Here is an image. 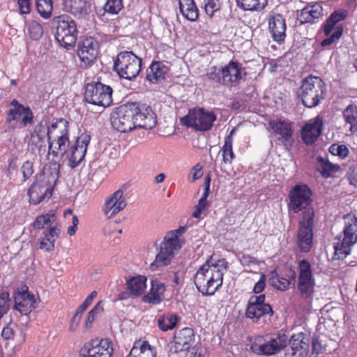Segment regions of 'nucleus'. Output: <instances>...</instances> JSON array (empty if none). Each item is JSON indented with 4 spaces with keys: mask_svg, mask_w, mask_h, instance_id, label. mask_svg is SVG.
Segmentation results:
<instances>
[{
    "mask_svg": "<svg viewBox=\"0 0 357 357\" xmlns=\"http://www.w3.org/2000/svg\"><path fill=\"white\" fill-rule=\"evenodd\" d=\"M343 117L347 123L350 125V131L357 132V106L348 105L343 111Z\"/></svg>",
    "mask_w": 357,
    "mask_h": 357,
    "instance_id": "nucleus-43",
    "label": "nucleus"
},
{
    "mask_svg": "<svg viewBox=\"0 0 357 357\" xmlns=\"http://www.w3.org/2000/svg\"><path fill=\"white\" fill-rule=\"evenodd\" d=\"M207 79L218 85L227 86V79L225 76L223 67L218 68L215 66L210 67L206 72Z\"/></svg>",
    "mask_w": 357,
    "mask_h": 357,
    "instance_id": "nucleus-41",
    "label": "nucleus"
},
{
    "mask_svg": "<svg viewBox=\"0 0 357 357\" xmlns=\"http://www.w3.org/2000/svg\"><path fill=\"white\" fill-rule=\"evenodd\" d=\"M344 237L339 238L334 243V255L337 259H344L351 251V247L357 243V218L355 215L344 216Z\"/></svg>",
    "mask_w": 357,
    "mask_h": 357,
    "instance_id": "nucleus-6",
    "label": "nucleus"
},
{
    "mask_svg": "<svg viewBox=\"0 0 357 357\" xmlns=\"http://www.w3.org/2000/svg\"><path fill=\"white\" fill-rule=\"evenodd\" d=\"M36 6L42 17L48 19L51 17L53 10L52 0H36Z\"/></svg>",
    "mask_w": 357,
    "mask_h": 357,
    "instance_id": "nucleus-48",
    "label": "nucleus"
},
{
    "mask_svg": "<svg viewBox=\"0 0 357 357\" xmlns=\"http://www.w3.org/2000/svg\"><path fill=\"white\" fill-rule=\"evenodd\" d=\"M50 126L51 125L47 126L46 123L40 122L34 127L33 132L31 133V136L45 139L46 135H47L48 128H50Z\"/></svg>",
    "mask_w": 357,
    "mask_h": 357,
    "instance_id": "nucleus-54",
    "label": "nucleus"
},
{
    "mask_svg": "<svg viewBox=\"0 0 357 357\" xmlns=\"http://www.w3.org/2000/svg\"><path fill=\"white\" fill-rule=\"evenodd\" d=\"M17 6L19 11L22 15L29 14L31 11L30 0H18Z\"/></svg>",
    "mask_w": 357,
    "mask_h": 357,
    "instance_id": "nucleus-60",
    "label": "nucleus"
},
{
    "mask_svg": "<svg viewBox=\"0 0 357 357\" xmlns=\"http://www.w3.org/2000/svg\"><path fill=\"white\" fill-rule=\"evenodd\" d=\"M97 296V292L93 291L84 301V302L77 307V310L79 313L83 314L86 308L92 303L93 299Z\"/></svg>",
    "mask_w": 357,
    "mask_h": 357,
    "instance_id": "nucleus-57",
    "label": "nucleus"
},
{
    "mask_svg": "<svg viewBox=\"0 0 357 357\" xmlns=\"http://www.w3.org/2000/svg\"><path fill=\"white\" fill-rule=\"evenodd\" d=\"M178 7L181 14L188 20L194 22L198 18V9L194 0H179Z\"/></svg>",
    "mask_w": 357,
    "mask_h": 357,
    "instance_id": "nucleus-38",
    "label": "nucleus"
},
{
    "mask_svg": "<svg viewBox=\"0 0 357 357\" xmlns=\"http://www.w3.org/2000/svg\"><path fill=\"white\" fill-rule=\"evenodd\" d=\"M147 278L144 275H137L126 280V286L130 294L133 296H142L146 288Z\"/></svg>",
    "mask_w": 357,
    "mask_h": 357,
    "instance_id": "nucleus-35",
    "label": "nucleus"
},
{
    "mask_svg": "<svg viewBox=\"0 0 357 357\" xmlns=\"http://www.w3.org/2000/svg\"><path fill=\"white\" fill-rule=\"evenodd\" d=\"M166 287L158 279L152 280L149 292L142 296V301L153 305L160 304L165 298Z\"/></svg>",
    "mask_w": 357,
    "mask_h": 357,
    "instance_id": "nucleus-30",
    "label": "nucleus"
},
{
    "mask_svg": "<svg viewBox=\"0 0 357 357\" xmlns=\"http://www.w3.org/2000/svg\"><path fill=\"white\" fill-rule=\"evenodd\" d=\"M223 68L228 87L236 86L246 75L245 68L236 61H230Z\"/></svg>",
    "mask_w": 357,
    "mask_h": 357,
    "instance_id": "nucleus-25",
    "label": "nucleus"
},
{
    "mask_svg": "<svg viewBox=\"0 0 357 357\" xmlns=\"http://www.w3.org/2000/svg\"><path fill=\"white\" fill-rule=\"evenodd\" d=\"M314 219H299L297 234V245L301 252H308L313 245Z\"/></svg>",
    "mask_w": 357,
    "mask_h": 357,
    "instance_id": "nucleus-20",
    "label": "nucleus"
},
{
    "mask_svg": "<svg viewBox=\"0 0 357 357\" xmlns=\"http://www.w3.org/2000/svg\"><path fill=\"white\" fill-rule=\"evenodd\" d=\"M123 8V0H107L104 5L105 12L113 15L118 14Z\"/></svg>",
    "mask_w": 357,
    "mask_h": 357,
    "instance_id": "nucleus-51",
    "label": "nucleus"
},
{
    "mask_svg": "<svg viewBox=\"0 0 357 357\" xmlns=\"http://www.w3.org/2000/svg\"><path fill=\"white\" fill-rule=\"evenodd\" d=\"M179 317L176 314L167 313L160 315L158 319V326L162 331H168L176 327Z\"/></svg>",
    "mask_w": 357,
    "mask_h": 357,
    "instance_id": "nucleus-40",
    "label": "nucleus"
},
{
    "mask_svg": "<svg viewBox=\"0 0 357 357\" xmlns=\"http://www.w3.org/2000/svg\"><path fill=\"white\" fill-rule=\"evenodd\" d=\"M15 309L22 314L28 315L36 307V300L33 294L29 292L28 287L24 286L15 296Z\"/></svg>",
    "mask_w": 357,
    "mask_h": 357,
    "instance_id": "nucleus-22",
    "label": "nucleus"
},
{
    "mask_svg": "<svg viewBox=\"0 0 357 357\" xmlns=\"http://www.w3.org/2000/svg\"><path fill=\"white\" fill-rule=\"evenodd\" d=\"M61 226L56 224L44 230L40 239V249L47 252H52L54 250L56 240L59 238Z\"/></svg>",
    "mask_w": 357,
    "mask_h": 357,
    "instance_id": "nucleus-31",
    "label": "nucleus"
},
{
    "mask_svg": "<svg viewBox=\"0 0 357 357\" xmlns=\"http://www.w3.org/2000/svg\"><path fill=\"white\" fill-rule=\"evenodd\" d=\"M113 354V343L105 338L86 342L80 349L79 357H112Z\"/></svg>",
    "mask_w": 357,
    "mask_h": 357,
    "instance_id": "nucleus-15",
    "label": "nucleus"
},
{
    "mask_svg": "<svg viewBox=\"0 0 357 357\" xmlns=\"http://www.w3.org/2000/svg\"><path fill=\"white\" fill-rule=\"evenodd\" d=\"M298 290L302 299L312 301L314 293L315 281L312 275V266L306 259L298 263Z\"/></svg>",
    "mask_w": 357,
    "mask_h": 357,
    "instance_id": "nucleus-14",
    "label": "nucleus"
},
{
    "mask_svg": "<svg viewBox=\"0 0 357 357\" xmlns=\"http://www.w3.org/2000/svg\"><path fill=\"white\" fill-rule=\"evenodd\" d=\"M65 6L69 13L74 16H82L88 12L89 6L84 0H66Z\"/></svg>",
    "mask_w": 357,
    "mask_h": 357,
    "instance_id": "nucleus-39",
    "label": "nucleus"
},
{
    "mask_svg": "<svg viewBox=\"0 0 357 357\" xmlns=\"http://www.w3.org/2000/svg\"><path fill=\"white\" fill-rule=\"evenodd\" d=\"M238 6L243 10L261 11L268 3L267 0H236Z\"/></svg>",
    "mask_w": 357,
    "mask_h": 357,
    "instance_id": "nucleus-42",
    "label": "nucleus"
},
{
    "mask_svg": "<svg viewBox=\"0 0 357 357\" xmlns=\"http://www.w3.org/2000/svg\"><path fill=\"white\" fill-rule=\"evenodd\" d=\"M142 59L132 52H120L114 63L115 72L122 78L131 80L139 73Z\"/></svg>",
    "mask_w": 357,
    "mask_h": 357,
    "instance_id": "nucleus-9",
    "label": "nucleus"
},
{
    "mask_svg": "<svg viewBox=\"0 0 357 357\" xmlns=\"http://www.w3.org/2000/svg\"><path fill=\"white\" fill-rule=\"evenodd\" d=\"M203 176L202 167L199 163L195 165L192 169L189 174L190 182H195Z\"/></svg>",
    "mask_w": 357,
    "mask_h": 357,
    "instance_id": "nucleus-58",
    "label": "nucleus"
},
{
    "mask_svg": "<svg viewBox=\"0 0 357 357\" xmlns=\"http://www.w3.org/2000/svg\"><path fill=\"white\" fill-rule=\"evenodd\" d=\"M312 192L306 184L295 185L289 191V202L287 204L289 211L294 213L301 212L300 219L311 220L314 218V211L312 207Z\"/></svg>",
    "mask_w": 357,
    "mask_h": 357,
    "instance_id": "nucleus-3",
    "label": "nucleus"
},
{
    "mask_svg": "<svg viewBox=\"0 0 357 357\" xmlns=\"http://www.w3.org/2000/svg\"><path fill=\"white\" fill-rule=\"evenodd\" d=\"M104 308L102 305V301L98 302L95 306L88 312L84 323V329L85 332H88L92 327L93 323L98 314L102 312Z\"/></svg>",
    "mask_w": 357,
    "mask_h": 357,
    "instance_id": "nucleus-46",
    "label": "nucleus"
},
{
    "mask_svg": "<svg viewBox=\"0 0 357 357\" xmlns=\"http://www.w3.org/2000/svg\"><path fill=\"white\" fill-rule=\"evenodd\" d=\"M52 23L56 28L55 39L66 48L74 46L77 38V25L68 15L54 17Z\"/></svg>",
    "mask_w": 357,
    "mask_h": 357,
    "instance_id": "nucleus-7",
    "label": "nucleus"
},
{
    "mask_svg": "<svg viewBox=\"0 0 357 357\" xmlns=\"http://www.w3.org/2000/svg\"><path fill=\"white\" fill-rule=\"evenodd\" d=\"M56 213L55 211L50 210L47 213L38 215L33 222V228L36 229H42L45 227H53L56 223Z\"/></svg>",
    "mask_w": 357,
    "mask_h": 357,
    "instance_id": "nucleus-37",
    "label": "nucleus"
},
{
    "mask_svg": "<svg viewBox=\"0 0 357 357\" xmlns=\"http://www.w3.org/2000/svg\"><path fill=\"white\" fill-rule=\"evenodd\" d=\"M329 151L334 155L339 156L341 159L347 158L349 153V150L344 144H332L329 148Z\"/></svg>",
    "mask_w": 357,
    "mask_h": 357,
    "instance_id": "nucleus-53",
    "label": "nucleus"
},
{
    "mask_svg": "<svg viewBox=\"0 0 357 357\" xmlns=\"http://www.w3.org/2000/svg\"><path fill=\"white\" fill-rule=\"evenodd\" d=\"M189 352V356L187 357H201L202 356V349L197 345L192 346L190 351H186Z\"/></svg>",
    "mask_w": 357,
    "mask_h": 357,
    "instance_id": "nucleus-63",
    "label": "nucleus"
},
{
    "mask_svg": "<svg viewBox=\"0 0 357 357\" xmlns=\"http://www.w3.org/2000/svg\"><path fill=\"white\" fill-rule=\"evenodd\" d=\"M326 84L317 76L309 75L302 79L298 91L302 104L308 108L318 106L325 98Z\"/></svg>",
    "mask_w": 357,
    "mask_h": 357,
    "instance_id": "nucleus-4",
    "label": "nucleus"
},
{
    "mask_svg": "<svg viewBox=\"0 0 357 357\" xmlns=\"http://www.w3.org/2000/svg\"><path fill=\"white\" fill-rule=\"evenodd\" d=\"M45 139L40 137H33L30 135L29 141L28 142V149L35 155H40L41 151H45Z\"/></svg>",
    "mask_w": 357,
    "mask_h": 357,
    "instance_id": "nucleus-50",
    "label": "nucleus"
},
{
    "mask_svg": "<svg viewBox=\"0 0 357 357\" xmlns=\"http://www.w3.org/2000/svg\"><path fill=\"white\" fill-rule=\"evenodd\" d=\"M139 111L137 102H128L121 105L112 117V127L121 132H128L136 128L135 114Z\"/></svg>",
    "mask_w": 357,
    "mask_h": 357,
    "instance_id": "nucleus-10",
    "label": "nucleus"
},
{
    "mask_svg": "<svg viewBox=\"0 0 357 357\" xmlns=\"http://www.w3.org/2000/svg\"><path fill=\"white\" fill-rule=\"evenodd\" d=\"M127 357H156V351L148 341L139 340L135 342Z\"/></svg>",
    "mask_w": 357,
    "mask_h": 357,
    "instance_id": "nucleus-32",
    "label": "nucleus"
},
{
    "mask_svg": "<svg viewBox=\"0 0 357 357\" xmlns=\"http://www.w3.org/2000/svg\"><path fill=\"white\" fill-rule=\"evenodd\" d=\"M324 15V10L319 3H308L297 15V20L301 24L315 23Z\"/></svg>",
    "mask_w": 357,
    "mask_h": 357,
    "instance_id": "nucleus-29",
    "label": "nucleus"
},
{
    "mask_svg": "<svg viewBox=\"0 0 357 357\" xmlns=\"http://www.w3.org/2000/svg\"><path fill=\"white\" fill-rule=\"evenodd\" d=\"M268 31L273 41L278 44L284 43L286 37L287 25L284 17L280 14L269 15Z\"/></svg>",
    "mask_w": 357,
    "mask_h": 357,
    "instance_id": "nucleus-23",
    "label": "nucleus"
},
{
    "mask_svg": "<svg viewBox=\"0 0 357 357\" xmlns=\"http://www.w3.org/2000/svg\"><path fill=\"white\" fill-rule=\"evenodd\" d=\"M220 0H204V9L206 13L212 17L215 12L220 9Z\"/></svg>",
    "mask_w": 357,
    "mask_h": 357,
    "instance_id": "nucleus-55",
    "label": "nucleus"
},
{
    "mask_svg": "<svg viewBox=\"0 0 357 357\" xmlns=\"http://www.w3.org/2000/svg\"><path fill=\"white\" fill-rule=\"evenodd\" d=\"M343 32V27L337 28L335 31H332L330 35H325L327 36L321 42L322 47L331 45L336 40H339L342 36Z\"/></svg>",
    "mask_w": 357,
    "mask_h": 357,
    "instance_id": "nucleus-52",
    "label": "nucleus"
},
{
    "mask_svg": "<svg viewBox=\"0 0 357 357\" xmlns=\"http://www.w3.org/2000/svg\"><path fill=\"white\" fill-rule=\"evenodd\" d=\"M184 227L169 232L160 244V251L156 255L154 261L150 264V268L155 271L160 267L170 264L172 259L181 248L179 236L183 234Z\"/></svg>",
    "mask_w": 357,
    "mask_h": 357,
    "instance_id": "nucleus-5",
    "label": "nucleus"
},
{
    "mask_svg": "<svg viewBox=\"0 0 357 357\" xmlns=\"http://www.w3.org/2000/svg\"><path fill=\"white\" fill-rule=\"evenodd\" d=\"M6 116L8 126L12 129H22L33 123V113L28 106L20 104L14 99Z\"/></svg>",
    "mask_w": 357,
    "mask_h": 357,
    "instance_id": "nucleus-13",
    "label": "nucleus"
},
{
    "mask_svg": "<svg viewBox=\"0 0 357 357\" xmlns=\"http://www.w3.org/2000/svg\"><path fill=\"white\" fill-rule=\"evenodd\" d=\"M222 162L225 164H231L235 158L233 151V139L230 136L225 137L224 144L221 148Z\"/></svg>",
    "mask_w": 357,
    "mask_h": 357,
    "instance_id": "nucleus-45",
    "label": "nucleus"
},
{
    "mask_svg": "<svg viewBox=\"0 0 357 357\" xmlns=\"http://www.w3.org/2000/svg\"><path fill=\"white\" fill-rule=\"evenodd\" d=\"M123 196V190H118L106 199L102 208V211L105 215L111 218L119 213L126 206L127 203Z\"/></svg>",
    "mask_w": 357,
    "mask_h": 357,
    "instance_id": "nucleus-27",
    "label": "nucleus"
},
{
    "mask_svg": "<svg viewBox=\"0 0 357 357\" xmlns=\"http://www.w3.org/2000/svg\"><path fill=\"white\" fill-rule=\"evenodd\" d=\"M169 68L161 61H153L148 70L146 78L151 83H157L165 79Z\"/></svg>",
    "mask_w": 357,
    "mask_h": 357,
    "instance_id": "nucleus-33",
    "label": "nucleus"
},
{
    "mask_svg": "<svg viewBox=\"0 0 357 357\" xmlns=\"http://www.w3.org/2000/svg\"><path fill=\"white\" fill-rule=\"evenodd\" d=\"M1 336L4 340H13L15 336V332L10 325L4 327L1 332Z\"/></svg>",
    "mask_w": 357,
    "mask_h": 357,
    "instance_id": "nucleus-62",
    "label": "nucleus"
},
{
    "mask_svg": "<svg viewBox=\"0 0 357 357\" xmlns=\"http://www.w3.org/2000/svg\"><path fill=\"white\" fill-rule=\"evenodd\" d=\"M216 119L213 112L196 107L189 109L188 114L181 119V123L196 131L204 132L211 129Z\"/></svg>",
    "mask_w": 357,
    "mask_h": 357,
    "instance_id": "nucleus-8",
    "label": "nucleus"
},
{
    "mask_svg": "<svg viewBox=\"0 0 357 357\" xmlns=\"http://www.w3.org/2000/svg\"><path fill=\"white\" fill-rule=\"evenodd\" d=\"M266 287V276L264 274H262L260 277V279L258 282L255 284L253 288V291L255 294H259Z\"/></svg>",
    "mask_w": 357,
    "mask_h": 357,
    "instance_id": "nucleus-61",
    "label": "nucleus"
},
{
    "mask_svg": "<svg viewBox=\"0 0 357 357\" xmlns=\"http://www.w3.org/2000/svg\"><path fill=\"white\" fill-rule=\"evenodd\" d=\"M98 52V43L93 37H86L79 43L77 56L84 67H89L94 63Z\"/></svg>",
    "mask_w": 357,
    "mask_h": 357,
    "instance_id": "nucleus-18",
    "label": "nucleus"
},
{
    "mask_svg": "<svg viewBox=\"0 0 357 357\" xmlns=\"http://www.w3.org/2000/svg\"><path fill=\"white\" fill-rule=\"evenodd\" d=\"M82 314L79 313L77 311L75 312L74 315L72 317L70 321L68 331L70 332H75L78 328L80 320L82 317Z\"/></svg>",
    "mask_w": 357,
    "mask_h": 357,
    "instance_id": "nucleus-59",
    "label": "nucleus"
},
{
    "mask_svg": "<svg viewBox=\"0 0 357 357\" xmlns=\"http://www.w3.org/2000/svg\"><path fill=\"white\" fill-rule=\"evenodd\" d=\"M265 295L252 296L250 298L245 309V317L254 321H257L261 317L269 314L272 316V307L265 303Z\"/></svg>",
    "mask_w": 357,
    "mask_h": 357,
    "instance_id": "nucleus-17",
    "label": "nucleus"
},
{
    "mask_svg": "<svg viewBox=\"0 0 357 357\" xmlns=\"http://www.w3.org/2000/svg\"><path fill=\"white\" fill-rule=\"evenodd\" d=\"M346 10H335L331 14L329 17L326 20V22L323 24V31L325 35H330L333 31H335L337 28L342 27V25L338 24L341 21H343L347 17Z\"/></svg>",
    "mask_w": 357,
    "mask_h": 357,
    "instance_id": "nucleus-36",
    "label": "nucleus"
},
{
    "mask_svg": "<svg viewBox=\"0 0 357 357\" xmlns=\"http://www.w3.org/2000/svg\"><path fill=\"white\" fill-rule=\"evenodd\" d=\"M318 169L323 176L329 177L339 171L340 166L338 165H333L327 160L321 159Z\"/></svg>",
    "mask_w": 357,
    "mask_h": 357,
    "instance_id": "nucleus-49",
    "label": "nucleus"
},
{
    "mask_svg": "<svg viewBox=\"0 0 357 357\" xmlns=\"http://www.w3.org/2000/svg\"><path fill=\"white\" fill-rule=\"evenodd\" d=\"M60 174V164L56 161H51L47 163L43 170V174L38 175L39 178L44 179L53 186L56 184Z\"/></svg>",
    "mask_w": 357,
    "mask_h": 357,
    "instance_id": "nucleus-34",
    "label": "nucleus"
},
{
    "mask_svg": "<svg viewBox=\"0 0 357 357\" xmlns=\"http://www.w3.org/2000/svg\"><path fill=\"white\" fill-rule=\"evenodd\" d=\"M312 347L314 354H319L322 352V347L318 340H313Z\"/></svg>",
    "mask_w": 357,
    "mask_h": 357,
    "instance_id": "nucleus-64",
    "label": "nucleus"
},
{
    "mask_svg": "<svg viewBox=\"0 0 357 357\" xmlns=\"http://www.w3.org/2000/svg\"><path fill=\"white\" fill-rule=\"evenodd\" d=\"M21 172L23 175L24 181L29 178L33 173V162L27 160L22 165L21 167Z\"/></svg>",
    "mask_w": 357,
    "mask_h": 357,
    "instance_id": "nucleus-56",
    "label": "nucleus"
},
{
    "mask_svg": "<svg viewBox=\"0 0 357 357\" xmlns=\"http://www.w3.org/2000/svg\"><path fill=\"white\" fill-rule=\"evenodd\" d=\"M268 126L275 135L280 136L278 139L284 146H291L293 130L290 122L282 120H273L269 122Z\"/></svg>",
    "mask_w": 357,
    "mask_h": 357,
    "instance_id": "nucleus-28",
    "label": "nucleus"
},
{
    "mask_svg": "<svg viewBox=\"0 0 357 357\" xmlns=\"http://www.w3.org/2000/svg\"><path fill=\"white\" fill-rule=\"evenodd\" d=\"M26 33L32 40H38L43 36V28L36 20L31 21L26 26Z\"/></svg>",
    "mask_w": 357,
    "mask_h": 357,
    "instance_id": "nucleus-47",
    "label": "nucleus"
},
{
    "mask_svg": "<svg viewBox=\"0 0 357 357\" xmlns=\"http://www.w3.org/2000/svg\"><path fill=\"white\" fill-rule=\"evenodd\" d=\"M270 284L275 289L280 291H286L289 288L291 281L284 277L280 276L275 270L270 273Z\"/></svg>",
    "mask_w": 357,
    "mask_h": 357,
    "instance_id": "nucleus-44",
    "label": "nucleus"
},
{
    "mask_svg": "<svg viewBox=\"0 0 357 357\" xmlns=\"http://www.w3.org/2000/svg\"><path fill=\"white\" fill-rule=\"evenodd\" d=\"M112 89L100 82H91L85 86L84 99L92 105L107 107L112 103Z\"/></svg>",
    "mask_w": 357,
    "mask_h": 357,
    "instance_id": "nucleus-12",
    "label": "nucleus"
},
{
    "mask_svg": "<svg viewBox=\"0 0 357 357\" xmlns=\"http://www.w3.org/2000/svg\"><path fill=\"white\" fill-rule=\"evenodd\" d=\"M288 335L280 331L265 340L262 344L256 342L250 345L251 351L257 355L273 356L285 350L288 346Z\"/></svg>",
    "mask_w": 357,
    "mask_h": 357,
    "instance_id": "nucleus-11",
    "label": "nucleus"
},
{
    "mask_svg": "<svg viewBox=\"0 0 357 357\" xmlns=\"http://www.w3.org/2000/svg\"><path fill=\"white\" fill-rule=\"evenodd\" d=\"M289 348L285 349L284 357H305L308 352L309 344L307 335L303 332L294 333L288 337Z\"/></svg>",
    "mask_w": 357,
    "mask_h": 357,
    "instance_id": "nucleus-19",
    "label": "nucleus"
},
{
    "mask_svg": "<svg viewBox=\"0 0 357 357\" xmlns=\"http://www.w3.org/2000/svg\"><path fill=\"white\" fill-rule=\"evenodd\" d=\"M90 141V135L84 132L70 144L69 123L63 118L53 119L48 128V153L56 158L65 157L68 165L73 169L84 160Z\"/></svg>",
    "mask_w": 357,
    "mask_h": 357,
    "instance_id": "nucleus-1",
    "label": "nucleus"
},
{
    "mask_svg": "<svg viewBox=\"0 0 357 357\" xmlns=\"http://www.w3.org/2000/svg\"><path fill=\"white\" fill-rule=\"evenodd\" d=\"M138 111L135 114L136 127L144 129H151L156 125V116L150 106L139 105L138 103Z\"/></svg>",
    "mask_w": 357,
    "mask_h": 357,
    "instance_id": "nucleus-24",
    "label": "nucleus"
},
{
    "mask_svg": "<svg viewBox=\"0 0 357 357\" xmlns=\"http://www.w3.org/2000/svg\"><path fill=\"white\" fill-rule=\"evenodd\" d=\"M323 120L319 116L316 117L310 123L305 124L301 130V136L306 144H314L321 133Z\"/></svg>",
    "mask_w": 357,
    "mask_h": 357,
    "instance_id": "nucleus-26",
    "label": "nucleus"
},
{
    "mask_svg": "<svg viewBox=\"0 0 357 357\" xmlns=\"http://www.w3.org/2000/svg\"><path fill=\"white\" fill-rule=\"evenodd\" d=\"M229 268V263L225 258L215 259L211 256L197 271L194 282L199 291L204 296H212L222 286L223 271Z\"/></svg>",
    "mask_w": 357,
    "mask_h": 357,
    "instance_id": "nucleus-2",
    "label": "nucleus"
},
{
    "mask_svg": "<svg viewBox=\"0 0 357 357\" xmlns=\"http://www.w3.org/2000/svg\"><path fill=\"white\" fill-rule=\"evenodd\" d=\"M53 185H50L44 179L36 176V181L28 190L29 202L37 205L43 202L46 197L52 196Z\"/></svg>",
    "mask_w": 357,
    "mask_h": 357,
    "instance_id": "nucleus-21",
    "label": "nucleus"
},
{
    "mask_svg": "<svg viewBox=\"0 0 357 357\" xmlns=\"http://www.w3.org/2000/svg\"><path fill=\"white\" fill-rule=\"evenodd\" d=\"M195 342V333L190 327H184L174 332L173 340L170 342V351L178 354L190 351Z\"/></svg>",
    "mask_w": 357,
    "mask_h": 357,
    "instance_id": "nucleus-16",
    "label": "nucleus"
}]
</instances>
